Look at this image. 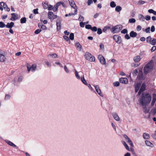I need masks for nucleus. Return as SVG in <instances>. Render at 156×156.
<instances>
[{
    "mask_svg": "<svg viewBox=\"0 0 156 156\" xmlns=\"http://www.w3.org/2000/svg\"><path fill=\"white\" fill-rule=\"evenodd\" d=\"M151 101V97L148 93L142 94L140 99V102L142 106H146L149 104Z\"/></svg>",
    "mask_w": 156,
    "mask_h": 156,
    "instance_id": "nucleus-1",
    "label": "nucleus"
},
{
    "mask_svg": "<svg viewBox=\"0 0 156 156\" xmlns=\"http://www.w3.org/2000/svg\"><path fill=\"white\" fill-rule=\"evenodd\" d=\"M153 68V62L151 60L147 65H145L144 69V73L146 74L148 73L150 70Z\"/></svg>",
    "mask_w": 156,
    "mask_h": 156,
    "instance_id": "nucleus-2",
    "label": "nucleus"
},
{
    "mask_svg": "<svg viewBox=\"0 0 156 156\" xmlns=\"http://www.w3.org/2000/svg\"><path fill=\"white\" fill-rule=\"evenodd\" d=\"M122 28V25H117L115 27H112L111 31L112 33L114 34L119 32Z\"/></svg>",
    "mask_w": 156,
    "mask_h": 156,
    "instance_id": "nucleus-3",
    "label": "nucleus"
},
{
    "mask_svg": "<svg viewBox=\"0 0 156 156\" xmlns=\"http://www.w3.org/2000/svg\"><path fill=\"white\" fill-rule=\"evenodd\" d=\"M85 58L88 60L90 62H94L95 61V58L94 56L88 52H86L84 55Z\"/></svg>",
    "mask_w": 156,
    "mask_h": 156,
    "instance_id": "nucleus-4",
    "label": "nucleus"
},
{
    "mask_svg": "<svg viewBox=\"0 0 156 156\" xmlns=\"http://www.w3.org/2000/svg\"><path fill=\"white\" fill-rule=\"evenodd\" d=\"M48 18L50 19L51 22H52L54 19L57 17L56 15L54 14L51 11L48 12Z\"/></svg>",
    "mask_w": 156,
    "mask_h": 156,
    "instance_id": "nucleus-5",
    "label": "nucleus"
},
{
    "mask_svg": "<svg viewBox=\"0 0 156 156\" xmlns=\"http://www.w3.org/2000/svg\"><path fill=\"white\" fill-rule=\"evenodd\" d=\"M27 69L29 72L31 69L32 71H34L36 69L37 66L35 64H32V66H31L29 64H27Z\"/></svg>",
    "mask_w": 156,
    "mask_h": 156,
    "instance_id": "nucleus-6",
    "label": "nucleus"
},
{
    "mask_svg": "<svg viewBox=\"0 0 156 156\" xmlns=\"http://www.w3.org/2000/svg\"><path fill=\"white\" fill-rule=\"evenodd\" d=\"M113 38L116 43L118 44H120L122 42L121 37L119 35H115Z\"/></svg>",
    "mask_w": 156,
    "mask_h": 156,
    "instance_id": "nucleus-7",
    "label": "nucleus"
},
{
    "mask_svg": "<svg viewBox=\"0 0 156 156\" xmlns=\"http://www.w3.org/2000/svg\"><path fill=\"white\" fill-rule=\"evenodd\" d=\"M98 58L101 64L103 65L105 64V59L102 55H99L98 56Z\"/></svg>",
    "mask_w": 156,
    "mask_h": 156,
    "instance_id": "nucleus-8",
    "label": "nucleus"
},
{
    "mask_svg": "<svg viewBox=\"0 0 156 156\" xmlns=\"http://www.w3.org/2000/svg\"><path fill=\"white\" fill-rule=\"evenodd\" d=\"M146 89V85L144 83H143L138 93V95H140Z\"/></svg>",
    "mask_w": 156,
    "mask_h": 156,
    "instance_id": "nucleus-9",
    "label": "nucleus"
},
{
    "mask_svg": "<svg viewBox=\"0 0 156 156\" xmlns=\"http://www.w3.org/2000/svg\"><path fill=\"white\" fill-rule=\"evenodd\" d=\"M61 19H58L56 22L57 30V31H59L61 29Z\"/></svg>",
    "mask_w": 156,
    "mask_h": 156,
    "instance_id": "nucleus-10",
    "label": "nucleus"
},
{
    "mask_svg": "<svg viewBox=\"0 0 156 156\" xmlns=\"http://www.w3.org/2000/svg\"><path fill=\"white\" fill-rule=\"evenodd\" d=\"M11 15L12 16V17L10 19L11 20L15 21L19 18V17H18V15L15 13H11Z\"/></svg>",
    "mask_w": 156,
    "mask_h": 156,
    "instance_id": "nucleus-11",
    "label": "nucleus"
},
{
    "mask_svg": "<svg viewBox=\"0 0 156 156\" xmlns=\"http://www.w3.org/2000/svg\"><path fill=\"white\" fill-rule=\"evenodd\" d=\"M119 82L122 83L127 84L128 83V80L126 78H121L119 80Z\"/></svg>",
    "mask_w": 156,
    "mask_h": 156,
    "instance_id": "nucleus-12",
    "label": "nucleus"
},
{
    "mask_svg": "<svg viewBox=\"0 0 156 156\" xmlns=\"http://www.w3.org/2000/svg\"><path fill=\"white\" fill-rule=\"evenodd\" d=\"M96 91L101 96H103V94L101 93V91L98 85H96L94 86Z\"/></svg>",
    "mask_w": 156,
    "mask_h": 156,
    "instance_id": "nucleus-13",
    "label": "nucleus"
},
{
    "mask_svg": "<svg viewBox=\"0 0 156 156\" xmlns=\"http://www.w3.org/2000/svg\"><path fill=\"white\" fill-rule=\"evenodd\" d=\"M70 5L72 7H73V9H75L76 8V5L75 4L73 0H68Z\"/></svg>",
    "mask_w": 156,
    "mask_h": 156,
    "instance_id": "nucleus-14",
    "label": "nucleus"
},
{
    "mask_svg": "<svg viewBox=\"0 0 156 156\" xmlns=\"http://www.w3.org/2000/svg\"><path fill=\"white\" fill-rule=\"evenodd\" d=\"M38 27L40 28H41L43 30H46V27L43 25L42 23H39L38 24Z\"/></svg>",
    "mask_w": 156,
    "mask_h": 156,
    "instance_id": "nucleus-15",
    "label": "nucleus"
},
{
    "mask_svg": "<svg viewBox=\"0 0 156 156\" xmlns=\"http://www.w3.org/2000/svg\"><path fill=\"white\" fill-rule=\"evenodd\" d=\"M14 23L13 22H11L10 23H8L5 25L6 27L7 28H12L14 25Z\"/></svg>",
    "mask_w": 156,
    "mask_h": 156,
    "instance_id": "nucleus-16",
    "label": "nucleus"
},
{
    "mask_svg": "<svg viewBox=\"0 0 156 156\" xmlns=\"http://www.w3.org/2000/svg\"><path fill=\"white\" fill-rule=\"evenodd\" d=\"M140 85L141 84L139 83H137V84L136 85L135 87V92L136 93L137 92L140 87Z\"/></svg>",
    "mask_w": 156,
    "mask_h": 156,
    "instance_id": "nucleus-17",
    "label": "nucleus"
},
{
    "mask_svg": "<svg viewBox=\"0 0 156 156\" xmlns=\"http://www.w3.org/2000/svg\"><path fill=\"white\" fill-rule=\"evenodd\" d=\"M112 115L114 118L117 121H119V118L117 113H112Z\"/></svg>",
    "mask_w": 156,
    "mask_h": 156,
    "instance_id": "nucleus-18",
    "label": "nucleus"
},
{
    "mask_svg": "<svg viewBox=\"0 0 156 156\" xmlns=\"http://www.w3.org/2000/svg\"><path fill=\"white\" fill-rule=\"evenodd\" d=\"M145 143L146 145L147 146H150L151 147H154V145L150 141L148 140H146L145 141Z\"/></svg>",
    "mask_w": 156,
    "mask_h": 156,
    "instance_id": "nucleus-19",
    "label": "nucleus"
},
{
    "mask_svg": "<svg viewBox=\"0 0 156 156\" xmlns=\"http://www.w3.org/2000/svg\"><path fill=\"white\" fill-rule=\"evenodd\" d=\"M137 35V34L133 31H131L130 33V36L132 37H136Z\"/></svg>",
    "mask_w": 156,
    "mask_h": 156,
    "instance_id": "nucleus-20",
    "label": "nucleus"
},
{
    "mask_svg": "<svg viewBox=\"0 0 156 156\" xmlns=\"http://www.w3.org/2000/svg\"><path fill=\"white\" fill-rule=\"evenodd\" d=\"M75 46L76 48H78V49L79 51H80L82 49V46L80 44V43L77 42L75 44Z\"/></svg>",
    "mask_w": 156,
    "mask_h": 156,
    "instance_id": "nucleus-21",
    "label": "nucleus"
},
{
    "mask_svg": "<svg viewBox=\"0 0 156 156\" xmlns=\"http://www.w3.org/2000/svg\"><path fill=\"white\" fill-rule=\"evenodd\" d=\"M5 57L4 55L3 54H0V62H3L5 61Z\"/></svg>",
    "mask_w": 156,
    "mask_h": 156,
    "instance_id": "nucleus-22",
    "label": "nucleus"
},
{
    "mask_svg": "<svg viewBox=\"0 0 156 156\" xmlns=\"http://www.w3.org/2000/svg\"><path fill=\"white\" fill-rule=\"evenodd\" d=\"M42 5L44 9H47L48 6V2L47 1H45L42 3Z\"/></svg>",
    "mask_w": 156,
    "mask_h": 156,
    "instance_id": "nucleus-23",
    "label": "nucleus"
},
{
    "mask_svg": "<svg viewBox=\"0 0 156 156\" xmlns=\"http://www.w3.org/2000/svg\"><path fill=\"white\" fill-rule=\"evenodd\" d=\"M140 59V57L139 56H137L134 58L133 60L135 62H137L139 61Z\"/></svg>",
    "mask_w": 156,
    "mask_h": 156,
    "instance_id": "nucleus-24",
    "label": "nucleus"
},
{
    "mask_svg": "<svg viewBox=\"0 0 156 156\" xmlns=\"http://www.w3.org/2000/svg\"><path fill=\"white\" fill-rule=\"evenodd\" d=\"M143 137L145 139H148L150 138L149 134L146 133H143Z\"/></svg>",
    "mask_w": 156,
    "mask_h": 156,
    "instance_id": "nucleus-25",
    "label": "nucleus"
},
{
    "mask_svg": "<svg viewBox=\"0 0 156 156\" xmlns=\"http://www.w3.org/2000/svg\"><path fill=\"white\" fill-rule=\"evenodd\" d=\"M81 80L82 83L86 85H88V83H87V81L85 79L84 76L81 77Z\"/></svg>",
    "mask_w": 156,
    "mask_h": 156,
    "instance_id": "nucleus-26",
    "label": "nucleus"
},
{
    "mask_svg": "<svg viewBox=\"0 0 156 156\" xmlns=\"http://www.w3.org/2000/svg\"><path fill=\"white\" fill-rule=\"evenodd\" d=\"M150 44L153 45H155L156 44V39L154 38H152Z\"/></svg>",
    "mask_w": 156,
    "mask_h": 156,
    "instance_id": "nucleus-27",
    "label": "nucleus"
},
{
    "mask_svg": "<svg viewBox=\"0 0 156 156\" xmlns=\"http://www.w3.org/2000/svg\"><path fill=\"white\" fill-rule=\"evenodd\" d=\"M138 17L139 18V20H140L142 21H144L145 17L142 15L141 14H139L138 16Z\"/></svg>",
    "mask_w": 156,
    "mask_h": 156,
    "instance_id": "nucleus-28",
    "label": "nucleus"
},
{
    "mask_svg": "<svg viewBox=\"0 0 156 156\" xmlns=\"http://www.w3.org/2000/svg\"><path fill=\"white\" fill-rule=\"evenodd\" d=\"M6 142L9 145H10L14 147H16V145H15L12 142L8 140Z\"/></svg>",
    "mask_w": 156,
    "mask_h": 156,
    "instance_id": "nucleus-29",
    "label": "nucleus"
},
{
    "mask_svg": "<svg viewBox=\"0 0 156 156\" xmlns=\"http://www.w3.org/2000/svg\"><path fill=\"white\" fill-rule=\"evenodd\" d=\"M122 144L124 145V146L126 148V149H127L128 151H129V148L127 144H126V143L124 141H122Z\"/></svg>",
    "mask_w": 156,
    "mask_h": 156,
    "instance_id": "nucleus-30",
    "label": "nucleus"
},
{
    "mask_svg": "<svg viewBox=\"0 0 156 156\" xmlns=\"http://www.w3.org/2000/svg\"><path fill=\"white\" fill-rule=\"evenodd\" d=\"M122 9L121 7L119 6H116L115 10L117 12H119Z\"/></svg>",
    "mask_w": 156,
    "mask_h": 156,
    "instance_id": "nucleus-31",
    "label": "nucleus"
},
{
    "mask_svg": "<svg viewBox=\"0 0 156 156\" xmlns=\"http://www.w3.org/2000/svg\"><path fill=\"white\" fill-rule=\"evenodd\" d=\"M26 17H23L20 19V23H25L26 22Z\"/></svg>",
    "mask_w": 156,
    "mask_h": 156,
    "instance_id": "nucleus-32",
    "label": "nucleus"
},
{
    "mask_svg": "<svg viewBox=\"0 0 156 156\" xmlns=\"http://www.w3.org/2000/svg\"><path fill=\"white\" fill-rule=\"evenodd\" d=\"M63 38L66 41H69V43H70V41L69 39V37L68 36L66 35H64L63 36Z\"/></svg>",
    "mask_w": 156,
    "mask_h": 156,
    "instance_id": "nucleus-33",
    "label": "nucleus"
},
{
    "mask_svg": "<svg viewBox=\"0 0 156 156\" xmlns=\"http://www.w3.org/2000/svg\"><path fill=\"white\" fill-rule=\"evenodd\" d=\"M110 6L112 8H114L116 6V5L114 1H112L110 3Z\"/></svg>",
    "mask_w": 156,
    "mask_h": 156,
    "instance_id": "nucleus-34",
    "label": "nucleus"
},
{
    "mask_svg": "<svg viewBox=\"0 0 156 156\" xmlns=\"http://www.w3.org/2000/svg\"><path fill=\"white\" fill-rule=\"evenodd\" d=\"M79 17L78 20L82 22L84 20V17L80 14L79 15Z\"/></svg>",
    "mask_w": 156,
    "mask_h": 156,
    "instance_id": "nucleus-35",
    "label": "nucleus"
},
{
    "mask_svg": "<svg viewBox=\"0 0 156 156\" xmlns=\"http://www.w3.org/2000/svg\"><path fill=\"white\" fill-rule=\"evenodd\" d=\"M152 38L151 36L148 37L146 38V41L147 43H150Z\"/></svg>",
    "mask_w": 156,
    "mask_h": 156,
    "instance_id": "nucleus-36",
    "label": "nucleus"
},
{
    "mask_svg": "<svg viewBox=\"0 0 156 156\" xmlns=\"http://www.w3.org/2000/svg\"><path fill=\"white\" fill-rule=\"evenodd\" d=\"M69 38L71 40H73L74 39V35L73 33H71L70 34L69 37Z\"/></svg>",
    "mask_w": 156,
    "mask_h": 156,
    "instance_id": "nucleus-37",
    "label": "nucleus"
},
{
    "mask_svg": "<svg viewBox=\"0 0 156 156\" xmlns=\"http://www.w3.org/2000/svg\"><path fill=\"white\" fill-rule=\"evenodd\" d=\"M110 27L109 26H105V27L103 29V31L104 32H105L108 30V29H110Z\"/></svg>",
    "mask_w": 156,
    "mask_h": 156,
    "instance_id": "nucleus-38",
    "label": "nucleus"
},
{
    "mask_svg": "<svg viewBox=\"0 0 156 156\" xmlns=\"http://www.w3.org/2000/svg\"><path fill=\"white\" fill-rule=\"evenodd\" d=\"M0 4L1 6L2 7H3L4 8H5V7L7 6V5L5 3H4L3 2H1L0 3Z\"/></svg>",
    "mask_w": 156,
    "mask_h": 156,
    "instance_id": "nucleus-39",
    "label": "nucleus"
},
{
    "mask_svg": "<svg viewBox=\"0 0 156 156\" xmlns=\"http://www.w3.org/2000/svg\"><path fill=\"white\" fill-rule=\"evenodd\" d=\"M127 142L129 143L131 147H133V142L130 139L127 140Z\"/></svg>",
    "mask_w": 156,
    "mask_h": 156,
    "instance_id": "nucleus-40",
    "label": "nucleus"
},
{
    "mask_svg": "<svg viewBox=\"0 0 156 156\" xmlns=\"http://www.w3.org/2000/svg\"><path fill=\"white\" fill-rule=\"evenodd\" d=\"M50 56L52 57L53 58H56L57 57L58 55L55 53H54L53 54H50L48 55V56Z\"/></svg>",
    "mask_w": 156,
    "mask_h": 156,
    "instance_id": "nucleus-41",
    "label": "nucleus"
},
{
    "mask_svg": "<svg viewBox=\"0 0 156 156\" xmlns=\"http://www.w3.org/2000/svg\"><path fill=\"white\" fill-rule=\"evenodd\" d=\"M58 8V7L56 5H55L54 7H53V10L54 12H56Z\"/></svg>",
    "mask_w": 156,
    "mask_h": 156,
    "instance_id": "nucleus-42",
    "label": "nucleus"
},
{
    "mask_svg": "<svg viewBox=\"0 0 156 156\" xmlns=\"http://www.w3.org/2000/svg\"><path fill=\"white\" fill-rule=\"evenodd\" d=\"M136 20L134 18H131L129 20V22L130 23H134L135 22Z\"/></svg>",
    "mask_w": 156,
    "mask_h": 156,
    "instance_id": "nucleus-43",
    "label": "nucleus"
},
{
    "mask_svg": "<svg viewBox=\"0 0 156 156\" xmlns=\"http://www.w3.org/2000/svg\"><path fill=\"white\" fill-rule=\"evenodd\" d=\"M127 32L128 31L126 29H123L121 31V33L123 34H127Z\"/></svg>",
    "mask_w": 156,
    "mask_h": 156,
    "instance_id": "nucleus-44",
    "label": "nucleus"
},
{
    "mask_svg": "<svg viewBox=\"0 0 156 156\" xmlns=\"http://www.w3.org/2000/svg\"><path fill=\"white\" fill-rule=\"evenodd\" d=\"M5 26V24L2 22H0V27L3 28Z\"/></svg>",
    "mask_w": 156,
    "mask_h": 156,
    "instance_id": "nucleus-45",
    "label": "nucleus"
},
{
    "mask_svg": "<svg viewBox=\"0 0 156 156\" xmlns=\"http://www.w3.org/2000/svg\"><path fill=\"white\" fill-rule=\"evenodd\" d=\"M41 30H42L41 29H37L34 31V33L35 34H38L40 33L41 31Z\"/></svg>",
    "mask_w": 156,
    "mask_h": 156,
    "instance_id": "nucleus-46",
    "label": "nucleus"
},
{
    "mask_svg": "<svg viewBox=\"0 0 156 156\" xmlns=\"http://www.w3.org/2000/svg\"><path fill=\"white\" fill-rule=\"evenodd\" d=\"M100 47L101 50H103L104 49V44L102 43H100Z\"/></svg>",
    "mask_w": 156,
    "mask_h": 156,
    "instance_id": "nucleus-47",
    "label": "nucleus"
},
{
    "mask_svg": "<svg viewBox=\"0 0 156 156\" xmlns=\"http://www.w3.org/2000/svg\"><path fill=\"white\" fill-rule=\"evenodd\" d=\"M75 74L76 76L78 79H80V76L79 75L78 72H77V71L76 70H75Z\"/></svg>",
    "mask_w": 156,
    "mask_h": 156,
    "instance_id": "nucleus-48",
    "label": "nucleus"
},
{
    "mask_svg": "<svg viewBox=\"0 0 156 156\" xmlns=\"http://www.w3.org/2000/svg\"><path fill=\"white\" fill-rule=\"evenodd\" d=\"M119 83L118 81L115 82L113 83L114 86L115 87H117L119 86Z\"/></svg>",
    "mask_w": 156,
    "mask_h": 156,
    "instance_id": "nucleus-49",
    "label": "nucleus"
},
{
    "mask_svg": "<svg viewBox=\"0 0 156 156\" xmlns=\"http://www.w3.org/2000/svg\"><path fill=\"white\" fill-rule=\"evenodd\" d=\"M98 31H97V34H101L102 33V31L101 29L100 28H98L97 29Z\"/></svg>",
    "mask_w": 156,
    "mask_h": 156,
    "instance_id": "nucleus-50",
    "label": "nucleus"
},
{
    "mask_svg": "<svg viewBox=\"0 0 156 156\" xmlns=\"http://www.w3.org/2000/svg\"><path fill=\"white\" fill-rule=\"evenodd\" d=\"M145 3V1L141 0H139L138 2V4H139L140 5H141L142 4H143Z\"/></svg>",
    "mask_w": 156,
    "mask_h": 156,
    "instance_id": "nucleus-51",
    "label": "nucleus"
},
{
    "mask_svg": "<svg viewBox=\"0 0 156 156\" xmlns=\"http://www.w3.org/2000/svg\"><path fill=\"white\" fill-rule=\"evenodd\" d=\"M91 29L92 31L95 32L97 31V28L96 27H92Z\"/></svg>",
    "mask_w": 156,
    "mask_h": 156,
    "instance_id": "nucleus-52",
    "label": "nucleus"
},
{
    "mask_svg": "<svg viewBox=\"0 0 156 156\" xmlns=\"http://www.w3.org/2000/svg\"><path fill=\"white\" fill-rule=\"evenodd\" d=\"M85 28L86 29H91V28H92V27H91V26L90 25V24H88V25H87L85 26Z\"/></svg>",
    "mask_w": 156,
    "mask_h": 156,
    "instance_id": "nucleus-53",
    "label": "nucleus"
},
{
    "mask_svg": "<svg viewBox=\"0 0 156 156\" xmlns=\"http://www.w3.org/2000/svg\"><path fill=\"white\" fill-rule=\"evenodd\" d=\"M125 38L127 40H128L130 38V36H129V34H126L125 35Z\"/></svg>",
    "mask_w": 156,
    "mask_h": 156,
    "instance_id": "nucleus-54",
    "label": "nucleus"
},
{
    "mask_svg": "<svg viewBox=\"0 0 156 156\" xmlns=\"http://www.w3.org/2000/svg\"><path fill=\"white\" fill-rule=\"evenodd\" d=\"M10 98V96L9 95V94H6L5 95V100H8Z\"/></svg>",
    "mask_w": 156,
    "mask_h": 156,
    "instance_id": "nucleus-55",
    "label": "nucleus"
},
{
    "mask_svg": "<svg viewBox=\"0 0 156 156\" xmlns=\"http://www.w3.org/2000/svg\"><path fill=\"white\" fill-rule=\"evenodd\" d=\"M145 19L146 20L148 21L151 19V17L149 15H147L145 16Z\"/></svg>",
    "mask_w": 156,
    "mask_h": 156,
    "instance_id": "nucleus-56",
    "label": "nucleus"
},
{
    "mask_svg": "<svg viewBox=\"0 0 156 156\" xmlns=\"http://www.w3.org/2000/svg\"><path fill=\"white\" fill-rule=\"evenodd\" d=\"M48 10H51L53 9V6L51 5H49V6L48 7Z\"/></svg>",
    "mask_w": 156,
    "mask_h": 156,
    "instance_id": "nucleus-57",
    "label": "nucleus"
},
{
    "mask_svg": "<svg viewBox=\"0 0 156 156\" xmlns=\"http://www.w3.org/2000/svg\"><path fill=\"white\" fill-rule=\"evenodd\" d=\"M75 9V10L74 11V13H71V14H73V15H76V14L77 12V7L76 6V8L75 9Z\"/></svg>",
    "mask_w": 156,
    "mask_h": 156,
    "instance_id": "nucleus-58",
    "label": "nucleus"
},
{
    "mask_svg": "<svg viewBox=\"0 0 156 156\" xmlns=\"http://www.w3.org/2000/svg\"><path fill=\"white\" fill-rule=\"evenodd\" d=\"M156 49V46H153L151 49V52H153Z\"/></svg>",
    "mask_w": 156,
    "mask_h": 156,
    "instance_id": "nucleus-59",
    "label": "nucleus"
},
{
    "mask_svg": "<svg viewBox=\"0 0 156 156\" xmlns=\"http://www.w3.org/2000/svg\"><path fill=\"white\" fill-rule=\"evenodd\" d=\"M23 79V76H20L18 79V81L19 82H20L22 81Z\"/></svg>",
    "mask_w": 156,
    "mask_h": 156,
    "instance_id": "nucleus-60",
    "label": "nucleus"
},
{
    "mask_svg": "<svg viewBox=\"0 0 156 156\" xmlns=\"http://www.w3.org/2000/svg\"><path fill=\"white\" fill-rule=\"evenodd\" d=\"M38 9L37 8L35 9L34 10V13L35 14H37L38 13Z\"/></svg>",
    "mask_w": 156,
    "mask_h": 156,
    "instance_id": "nucleus-61",
    "label": "nucleus"
},
{
    "mask_svg": "<svg viewBox=\"0 0 156 156\" xmlns=\"http://www.w3.org/2000/svg\"><path fill=\"white\" fill-rule=\"evenodd\" d=\"M155 30V28L154 26H152L151 28V32H154Z\"/></svg>",
    "mask_w": 156,
    "mask_h": 156,
    "instance_id": "nucleus-62",
    "label": "nucleus"
},
{
    "mask_svg": "<svg viewBox=\"0 0 156 156\" xmlns=\"http://www.w3.org/2000/svg\"><path fill=\"white\" fill-rule=\"evenodd\" d=\"M141 28L142 27L138 25L136 27V30L137 31H139L141 30Z\"/></svg>",
    "mask_w": 156,
    "mask_h": 156,
    "instance_id": "nucleus-63",
    "label": "nucleus"
},
{
    "mask_svg": "<svg viewBox=\"0 0 156 156\" xmlns=\"http://www.w3.org/2000/svg\"><path fill=\"white\" fill-rule=\"evenodd\" d=\"M152 99L156 101V94H153V99Z\"/></svg>",
    "mask_w": 156,
    "mask_h": 156,
    "instance_id": "nucleus-64",
    "label": "nucleus"
}]
</instances>
